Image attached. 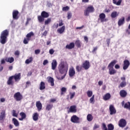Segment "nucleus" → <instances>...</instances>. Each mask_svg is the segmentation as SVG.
<instances>
[{
  "label": "nucleus",
  "mask_w": 130,
  "mask_h": 130,
  "mask_svg": "<svg viewBox=\"0 0 130 130\" xmlns=\"http://www.w3.org/2000/svg\"><path fill=\"white\" fill-rule=\"evenodd\" d=\"M58 70L59 74L63 75V76L61 77V80H63L66 78L67 74H68L69 65L66 62L61 61L58 66Z\"/></svg>",
  "instance_id": "nucleus-1"
},
{
  "label": "nucleus",
  "mask_w": 130,
  "mask_h": 130,
  "mask_svg": "<svg viewBox=\"0 0 130 130\" xmlns=\"http://www.w3.org/2000/svg\"><path fill=\"white\" fill-rule=\"evenodd\" d=\"M8 36H9V31L8 30L6 29L2 32L0 39V42L2 44H6Z\"/></svg>",
  "instance_id": "nucleus-2"
},
{
  "label": "nucleus",
  "mask_w": 130,
  "mask_h": 130,
  "mask_svg": "<svg viewBox=\"0 0 130 130\" xmlns=\"http://www.w3.org/2000/svg\"><path fill=\"white\" fill-rule=\"evenodd\" d=\"M95 10L92 6H88L86 9L84 11V16L87 17L89 16L90 13H93Z\"/></svg>",
  "instance_id": "nucleus-3"
},
{
  "label": "nucleus",
  "mask_w": 130,
  "mask_h": 130,
  "mask_svg": "<svg viewBox=\"0 0 130 130\" xmlns=\"http://www.w3.org/2000/svg\"><path fill=\"white\" fill-rule=\"evenodd\" d=\"M34 35V32L32 31L30 32L29 33L27 34L26 36V39L24 38L23 41L24 44H28L29 41L30 40V38L32 37Z\"/></svg>",
  "instance_id": "nucleus-4"
},
{
  "label": "nucleus",
  "mask_w": 130,
  "mask_h": 130,
  "mask_svg": "<svg viewBox=\"0 0 130 130\" xmlns=\"http://www.w3.org/2000/svg\"><path fill=\"white\" fill-rule=\"evenodd\" d=\"M14 98L16 101H21L23 99V95L20 92H17L14 94Z\"/></svg>",
  "instance_id": "nucleus-5"
},
{
  "label": "nucleus",
  "mask_w": 130,
  "mask_h": 130,
  "mask_svg": "<svg viewBox=\"0 0 130 130\" xmlns=\"http://www.w3.org/2000/svg\"><path fill=\"white\" fill-rule=\"evenodd\" d=\"M71 121L73 123H80V118L74 115L71 117Z\"/></svg>",
  "instance_id": "nucleus-6"
},
{
  "label": "nucleus",
  "mask_w": 130,
  "mask_h": 130,
  "mask_svg": "<svg viewBox=\"0 0 130 130\" xmlns=\"http://www.w3.org/2000/svg\"><path fill=\"white\" fill-rule=\"evenodd\" d=\"M118 125L119 127H125L126 126V121L124 119H121L119 122Z\"/></svg>",
  "instance_id": "nucleus-7"
},
{
  "label": "nucleus",
  "mask_w": 130,
  "mask_h": 130,
  "mask_svg": "<svg viewBox=\"0 0 130 130\" xmlns=\"http://www.w3.org/2000/svg\"><path fill=\"white\" fill-rule=\"evenodd\" d=\"M109 111L110 115H113L116 113V109L113 105H110L109 106Z\"/></svg>",
  "instance_id": "nucleus-8"
},
{
  "label": "nucleus",
  "mask_w": 130,
  "mask_h": 130,
  "mask_svg": "<svg viewBox=\"0 0 130 130\" xmlns=\"http://www.w3.org/2000/svg\"><path fill=\"white\" fill-rule=\"evenodd\" d=\"M90 62L88 60H86L82 64V68L84 69V70H89L90 69Z\"/></svg>",
  "instance_id": "nucleus-9"
},
{
  "label": "nucleus",
  "mask_w": 130,
  "mask_h": 130,
  "mask_svg": "<svg viewBox=\"0 0 130 130\" xmlns=\"http://www.w3.org/2000/svg\"><path fill=\"white\" fill-rule=\"evenodd\" d=\"M106 18V15L104 13H101L99 15V20H100L101 22L102 23H103L104 22H106L107 20L105 19Z\"/></svg>",
  "instance_id": "nucleus-10"
},
{
  "label": "nucleus",
  "mask_w": 130,
  "mask_h": 130,
  "mask_svg": "<svg viewBox=\"0 0 130 130\" xmlns=\"http://www.w3.org/2000/svg\"><path fill=\"white\" fill-rule=\"evenodd\" d=\"M47 80L48 81V83L50 84V86L52 87L54 86V79H53V78L49 76L47 78Z\"/></svg>",
  "instance_id": "nucleus-11"
},
{
  "label": "nucleus",
  "mask_w": 130,
  "mask_h": 130,
  "mask_svg": "<svg viewBox=\"0 0 130 130\" xmlns=\"http://www.w3.org/2000/svg\"><path fill=\"white\" fill-rule=\"evenodd\" d=\"M70 112L72 113H76V112H77V106H71L68 111V113H70Z\"/></svg>",
  "instance_id": "nucleus-12"
},
{
  "label": "nucleus",
  "mask_w": 130,
  "mask_h": 130,
  "mask_svg": "<svg viewBox=\"0 0 130 130\" xmlns=\"http://www.w3.org/2000/svg\"><path fill=\"white\" fill-rule=\"evenodd\" d=\"M13 79H14L15 82L21 80V73L16 74L15 75L11 76Z\"/></svg>",
  "instance_id": "nucleus-13"
},
{
  "label": "nucleus",
  "mask_w": 130,
  "mask_h": 130,
  "mask_svg": "<svg viewBox=\"0 0 130 130\" xmlns=\"http://www.w3.org/2000/svg\"><path fill=\"white\" fill-rule=\"evenodd\" d=\"M129 61L128 60H125L123 61V70H127V69L129 67Z\"/></svg>",
  "instance_id": "nucleus-14"
},
{
  "label": "nucleus",
  "mask_w": 130,
  "mask_h": 130,
  "mask_svg": "<svg viewBox=\"0 0 130 130\" xmlns=\"http://www.w3.org/2000/svg\"><path fill=\"white\" fill-rule=\"evenodd\" d=\"M56 67H57V61H56V60L53 59L51 63L52 70L54 71V70H55V69H56Z\"/></svg>",
  "instance_id": "nucleus-15"
},
{
  "label": "nucleus",
  "mask_w": 130,
  "mask_h": 130,
  "mask_svg": "<svg viewBox=\"0 0 130 130\" xmlns=\"http://www.w3.org/2000/svg\"><path fill=\"white\" fill-rule=\"evenodd\" d=\"M19 15V11L14 10L13 12V18L14 20H18L19 19V16H18Z\"/></svg>",
  "instance_id": "nucleus-16"
},
{
  "label": "nucleus",
  "mask_w": 130,
  "mask_h": 130,
  "mask_svg": "<svg viewBox=\"0 0 130 130\" xmlns=\"http://www.w3.org/2000/svg\"><path fill=\"white\" fill-rule=\"evenodd\" d=\"M76 75V71L73 67H72L69 70V76L70 77H74Z\"/></svg>",
  "instance_id": "nucleus-17"
},
{
  "label": "nucleus",
  "mask_w": 130,
  "mask_h": 130,
  "mask_svg": "<svg viewBox=\"0 0 130 130\" xmlns=\"http://www.w3.org/2000/svg\"><path fill=\"white\" fill-rule=\"evenodd\" d=\"M108 69L109 70V73L110 75H112L116 74L117 71L114 68H108Z\"/></svg>",
  "instance_id": "nucleus-18"
},
{
  "label": "nucleus",
  "mask_w": 130,
  "mask_h": 130,
  "mask_svg": "<svg viewBox=\"0 0 130 130\" xmlns=\"http://www.w3.org/2000/svg\"><path fill=\"white\" fill-rule=\"evenodd\" d=\"M103 98L105 101H107L108 100H109L110 98H111V95L110 94V93H107L104 95Z\"/></svg>",
  "instance_id": "nucleus-19"
},
{
  "label": "nucleus",
  "mask_w": 130,
  "mask_h": 130,
  "mask_svg": "<svg viewBox=\"0 0 130 130\" xmlns=\"http://www.w3.org/2000/svg\"><path fill=\"white\" fill-rule=\"evenodd\" d=\"M119 94L121 97L124 98V97H126V95H127V92H126V91L124 90H121L120 91Z\"/></svg>",
  "instance_id": "nucleus-20"
},
{
  "label": "nucleus",
  "mask_w": 130,
  "mask_h": 130,
  "mask_svg": "<svg viewBox=\"0 0 130 130\" xmlns=\"http://www.w3.org/2000/svg\"><path fill=\"white\" fill-rule=\"evenodd\" d=\"M36 107L37 108L39 111H40L42 109V104L40 103V101H37L36 102Z\"/></svg>",
  "instance_id": "nucleus-21"
},
{
  "label": "nucleus",
  "mask_w": 130,
  "mask_h": 130,
  "mask_svg": "<svg viewBox=\"0 0 130 130\" xmlns=\"http://www.w3.org/2000/svg\"><path fill=\"white\" fill-rule=\"evenodd\" d=\"M6 117V111L3 110L0 114V120H4Z\"/></svg>",
  "instance_id": "nucleus-22"
},
{
  "label": "nucleus",
  "mask_w": 130,
  "mask_h": 130,
  "mask_svg": "<svg viewBox=\"0 0 130 130\" xmlns=\"http://www.w3.org/2000/svg\"><path fill=\"white\" fill-rule=\"evenodd\" d=\"M53 108V105L51 104H47L46 106V110L47 111H50Z\"/></svg>",
  "instance_id": "nucleus-23"
},
{
  "label": "nucleus",
  "mask_w": 130,
  "mask_h": 130,
  "mask_svg": "<svg viewBox=\"0 0 130 130\" xmlns=\"http://www.w3.org/2000/svg\"><path fill=\"white\" fill-rule=\"evenodd\" d=\"M20 115L21 117V118H19V120L23 121L25 118H26V114L23 112L20 113Z\"/></svg>",
  "instance_id": "nucleus-24"
},
{
  "label": "nucleus",
  "mask_w": 130,
  "mask_h": 130,
  "mask_svg": "<svg viewBox=\"0 0 130 130\" xmlns=\"http://www.w3.org/2000/svg\"><path fill=\"white\" fill-rule=\"evenodd\" d=\"M5 60L7 61V62H9L10 63H12L14 62V60L15 59H14V57H6L5 58Z\"/></svg>",
  "instance_id": "nucleus-25"
},
{
  "label": "nucleus",
  "mask_w": 130,
  "mask_h": 130,
  "mask_svg": "<svg viewBox=\"0 0 130 130\" xmlns=\"http://www.w3.org/2000/svg\"><path fill=\"white\" fill-rule=\"evenodd\" d=\"M64 30H66V26H63L57 29V32L58 33H59V34H62V33L64 32Z\"/></svg>",
  "instance_id": "nucleus-26"
},
{
  "label": "nucleus",
  "mask_w": 130,
  "mask_h": 130,
  "mask_svg": "<svg viewBox=\"0 0 130 130\" xmlns=\"http://www.w3.org/2000/svg\"><path fill=\"white\" fill-rule=\"evenodd\" d=\"M41 16H42V17H43V18H48L49 17V14H48V13L45 12V11H43L41 13Z\"/></svg>",
  "instance_id": "nucleus-27"
},
{
  "label": "nucleus",
  "mask_w": 130,
  "mask_h": 130,
  "mask_svg": "<svg viewBox=\"0 0 130 130\" xmlns=\"http://www.w3.org/2000/svg\"><path fill=\"white\" fill-rule=\"evenodd\" d=\"M124 23V17H123L122 18L120 19L118 22V26H121V25H123Z\"/></svg>",
  "instance_id": "nucleus-28"
},
{
  "label": "nucleus",
  "mask_w": 130,
  "mask_h": 130,
  "mask_svg": "<svg viewBox=\"0 0 130 130\" xmlns=\"http://www.w3.org/2000/svg\"><path fill=\"white\" fill-rule=\"evenodd\" d=\"M87 121H89V122H91L92 121V120H93V116L92 115V114H88L87 116Z\"/></svg>",
  "instance_id": "nucleus-29"
},
{
  "label": "nucleus",
  "mask_w": 130,
  "mask_h": 130,
  "mask_svg": "<svg viewBox=\"0 0 130 130\" xmlns=\"http://www.w3.org/2000/svg\"><path fill=\"white\" fill-rule=\"evenodd\" d=\"M75 47V44L74 43H71L69 45L66 46V48L68 49H72Z\"/></svg>",
  "instance_id": "nucleus-30"
},
{
  "label": "nucleus",
  "mask_w": 130,
  "mask_h": 130,
  "mask_svg": "<svg viewBox=\"0 0 130 130\" xmlns=\"http://www.w3.org/2000/svg\"><path fill=\"white\" fill-rule=\"evenodd\" d=\"M12 121H13V123L15 126H19L20 124L19 123V121L17 119L13 118L12 119Z\"/></svg>",
  "instance_id": "nucleus-31"
},
{
  "label": "nucleus",
  "mask_w": 130,
  "mask_h": 130,
  "mask_svg": "<svg viewBox=\"0 0 130 130\" xmlns=\"http://www.w3.org/2000/svg\"><path fill=\"white\" fill-rule=\"evenodd\" d=\"M118 13L116 11H114L112 12L111 14V17L112 18H116V17H118Z\"/></svg>",
  "instance_id": "nucleus-32"
},
{
  "label": "nucleus",
  "mask_w": 130,
  "mask_h": 130,
  "mask_svg": "<svg viewBox=\"0 0 130 130\" xmlns=\"http://www.w3.org/2000/svg\"><path fill=\"white\" fill-rule=\"evenodd\" d=\"M32 119L35 121H37L38 120V113H34L32 115Z\"/></svg>",
  "instance_id": "nucleus-33"
},
{
  "label": "nucleus",
  "mask_w": 130,
  "mask_h": 130,
  "mask_svg": "<svg viewBox=\"0 0 130 130\" xmlns=\"http://www.w3.org/2000/svg\"><path fill=\"white\" fill-rule=\"evenodd\" d=\"M116 63V60H114L111 61L109 64L108 66V68H113L114 67V64Z\"/></svg>",
  "instance_id": "nucleus-34"
},
{
  "label": "nucleus",
  "mask_w": 130,
  "mask_h": 130,
  "mask_svg": "<svg viewBox=\"0 0 130 130\" xmlns=\"http://www.w3.org/2000/svg\"><path fill=\"white\" fill-rule=\"evenodd\" d=\"M38 20L39 23H43L44 22V18L42 16H38Z\"/></svg>",
  "instance_id": "nucleus-35"
},
{
  "label": "nucleus",
  "mask_w": 130,
  "mask_h": 130,
  "mask_svg": "<svg viewBox=\"0 0 130 130\" xmlns=\"http://www.w3.org/2000/svg\"><path fill=\"white\" fill-rule=\"evenodd\" d=\"M33 61V57H30L29 58L25 60V63L26 64H29V63H31Z\"/></svg>",
  "instance_id": "nucleus-36"
},
{
  "label": "nucleus",
  "mask_w": 130,
  "mask_h": 130,
  "mask_svg": "<svg viewBox=\"0 0 130 130\" xmlns=\"http://www.w3.org/2000/svg\"><path fill=\"white\" fill-rule=\"evenodd\" d=\"M44 89H45V83L41 82L40 86V90H44Z\"/></svg>",
  "instance_id": "nucleus-37"
},
{
  "label": "nucleus",
  "mask_w": 130,
  "mask_h": 130,
  "mask_svg": "<svg viewBox=\"0 0 130 130\" xmlns=\"http://www.w3.org/2000/svg\"><path fill=\"white\" fill-rule=\"evenodd\" d=\"M124 108H125L126 109H128V110H130V102L126 103L124 105Z\"/></svg>",
  "instance_id": "nucleus-38"
},
{
  "label": "nucleus",
  "mask_w": 130,
  "mask_h": 130,
  "mask_svg": "<svg viewBox=\"0 0 130 130\" xmlns=\"http://www.w3.org/2000/svg\"><path fill=\"white\" fill-rule=\"evenodd\" d=\"M87 96L89 97V98L92 97L93 95V91L91 90H88L86 92Z\"/></svg>",
  "instance_id": "nucleus-39"
},
{
  "label": "nucleus",
  "mask_w": 130,
  "mask_h": 130,
  "mask_svg": "<svg viewBox=\"0 0 130 130\" xmlns=\"http://www.w3.org/2000/svg\"><path fill=\"white\" fill-rule=\"evenodd\" d=\"M8 85H12L13 84V77L11 76L9 77L8 81H7Z\"/></svg>",
  "instance_id": "nucleus-40"
},
{
  "label": "nucleus",
  "mask_w": 130,
  "mask_h": 130,
  "mask_svg": "<svg viewBox=\"0 0 130 130\" xmlns=\"http://www.w3.org/2000/svg\"><path fill=\"white\" fill-rule=\"evenodd\" d=\"M114 129V125L110 123L108 125V130H113Z\"/></svg>",
  "instance_id": "nucleus-41"
},
{
  "label": "nucleus",
  "mask_w": 130,
  "mask_h": 130,
  "mask_svg": "<svg viewBox=\"0 0 130 130\" xmlns=\"http://www.w3.org/2000/svg\"><path fill=\"white\" fill-rule=\"evenodd\" d=\"M67 92V88L66 87H62L61 88V95H63L64 93H66Z\"/></svg>",
  "instance_id": "nucleus-42"
},
{
  "label": "nucleus",
  "mask_w": 130,
  "mask_h": 130,
  "mask_svg": "<svg viewBox=\"0 0 130 130\" xmlns=\"http://www.w3.org/2000/svg\"><path fill=\"white\" fill-rule=\"evenodd\" d=\"M95 98V95H93L91 98L89 99V102L91 104H94V100Z\"/></svg>",
  "instance_id": "nucleus-43"
},
{
  "label": "nucleus",
  "mask_w": 130,
  "mask_h": 130,
  "mask_svg": "<svg viewBox=\"0 0 130 130\" xmlns=\"http://www.w3.org/2000/svg\"><path fill=\"white\" fill-rule=\"evenodd\" d=\"M82 69H83L82 66H76V71L78 72H81L82 71Z\"/></svg>",
  "instance_id": "nucleus-44"
},
{
  "label": "nucleus",
  "mask_w": 130,
  "mask_h": 130,
  "mask_svg": "<svg viewBox=\"0 0 130 130\" xmlns=\"http://www.w3.org/2000/svg\"><path fill=\"white\" fill-rule=\"evenodd\" d=\"M121 2L122 0H119L117 2H116V1H115V2H113V3L114 4V5H116V6H120V5H121Z\"/></svg>",
  "instance_id": "nucleus-45"
},
{
  "label": "nucleus",
  "mask_w": 130,
  "mask_h": 130,
  "mask_svg": "<svg viewBox=\"0 0 130 130\" xmlns=\"http://www.w3.org/2000/svg\"><path fill=\"white\" fill-rule=\"evenodd\" d=\"M51 22V18H48L45 21V25H48Z\"/></svg>",
  "instance_id": "nucleus-46"
},
{
  "label": "nucleus",
  "mask_w": 130,
  "mask_h": 130,
  "mask_svg": "<svg viewBox=\"0 0 130 130\" xmlns=\"http://www.w3.org/2000/svg\"><path fill=\"white\" fill-rule=\"evenodd\" d=\"M62 10L63 12H67V11H69V10H70V7L69 6L64 7L62 8Z\"/></svg>",
  "instance_id": "nucleus-47"
},
{
  "label": "nucleus",
  "mask_w": 130,
  "mask_h": 130,
  "mask_svg": "<svg viewBox=\"0 0 130 130\" xmlns=\"http://www.w3.org/2000/svg\"><path fill=\"white\" fill-rule=\"evenodd\" d=\"M120 86V87H121V88H123V87H125V86H126V82H125V81H123L121 82Z\"/></svg>",
  "instance_id": "nucleus-48"
},
{
  "label": "nucleus",
  "mask_w": 130,
  "mask_h": 130,
  "mask_svg": "<svg viewBox=\"0 0 130 130\" xmlns=\"http://www.w3.org/2000/svg\"><path fill=\"white\" fill-rule=\"evenodd\" d=\"M12 116L14 117H18V114L16 113V111L14 110L12 111Z\"/></svg>",
  "instance_id": "nucleus-49"
},
{
  "label": "nucleus",
  "mask_w": 130,
  "mask_h": 130,
  "mask_svg": "<svg viewBox=\"0 0 130 130\" xmlns=\"http://www.w3.org/2000/svg\"><path fill=\"white\" fill-rule=\"evenodd\" d=\"M99 127H100V125H99L98 124L95 123L93 126V130L97 129V128H99Z\"/></svg>",
  "instance_id": "nucleus-50"
},
{
  "label": "nucleus",
  "mask_w": 130,
  "mask_h": 130,
  "mask_svg": "<svg viewBox=\"0 0 130 130\" xmlns=\"http://www.w3.org/2000/svg\"><path fill=\"white\" fill-rule=\"evenodd\" d=\"M72 16H73V15L72 14V13H71L70 12H68V16H67L68 20H70V19H71V18H72Z\"/></svg>",
  "instance_id": "nucleus-51"
},
{
  "label": "nucleus",
  "mask_w": 130,
  "mask_h": 130,
  "mask_svg": "<svg viewBox=\"0 0 130 130\" xmlns=\"http://www.w3.org/2000/svg\"><path fill=\"white\" fill-rule=\"evenodd\" d=\"M70 99H73L74 98V97H75V95H76V93L75 92H70Z\"/></svg>",
  "instance_id": "nucleus-52"
},
{
  "label": "nucleus",
  "mask_w": 130,
  "mask_h": 130,
  "mask_svg": "<svg viewBox=\"0 0 130 130\" xmlns=\"http://www.w3.org/2000/svg\"><path fill=\"white\" fill-rule=\"evenodd\" d=\"M75 44H76L78 47H80L81 46V42L80 40H77L76 41Z\"/></svg>",
  "instance_id": "nucleus-53"
},
{
  "label": "nucleus",
  "mask_w": 130,
  "mask_h": 130,
  "mask_svg": "<svg viewBox=\"0 0 130 130\" xmlns=\"http://www.w3.org/2000/svg\"><path fill=\"white\" fill-rule=\"evenodd\" d=\"M56 101V99H51L49 101V102L51 103H54Z\"/></svg>",
  "instance_id": "nucleus-54"
},
{
  "label": "nucleus",
  "mask_w": 130,
  "mask_h": 130,
  "mask_svg": "<svg viewBox=\"0 0 130 130\" xmlns=\"http://www.w3.org/2000/svg\"><path fill=\"white\" fill-rule=\"evenodd\" d=\"M49 52L50 54H53V53H54V50L51 49L49 50Z\"/></svg>",
  "instance_id": "nucleus-55"
},
{
  "label": "nucleus",
  "mask_w": 130,
  "mask_h": 130,
  "mask_svg": "<svg viewBox=\"0 0 130 130\" xmlns=\"http://www.w3.org/2000/svg\"><path fill=\"white\" fill-rule=\"evenodd\" d=\"M35 54H39L40 53V50L39 49L35 50Z\"/></svg>",
  "instance_id": "nucleus-56"
},
{
  "label": "nucleus",
  "mask_w": 130,
  "mask_h": 130,
  "mask_svg": "<svg viewBox=\"0 0 130 130\" xmlns=\"http://www.w3.org/2000/svg\"><path fill=\"white\" fill-rule=\"evenodd\" d=\"M6 63V58L1 59V64H4Z\"/></svg>",
  "instance_id": "nucleus-57"
},
{
  "label": "nucleus",
  "mask_w": 130,
  "mask_h": 130,
  "mask_svg": "<svg viewBox=\"0 0 130 130\" xmlns=\"http://www.w3.org/2000/svg\"><path fill=\"white\" fill-rule=\"evenodd\" d=\"M47 63H48V60H44V62H43V64L44 66H46V64H47Z\"/></svg>",
  "instance_id": "nucleus-58"
},
{
  "label": "nucleus",
  "mask_w": 130,
  "mask_h": 130,
  "mask_svg": "<svg viewBox=\"0 0 130 130\" xmlns=\"http://www.w3.org/2000/svg\"><path fill=\"white\" fill-rule=\"evenodd\" d=\"M30 21H31V18H27V21L25 23V25H27L28 24H29V22H30Z\"/></svg>",
  "instance_id": "nucleus-59"
},
{
  "label": "nucleus",
  "mask_w": 130,
  "mask_h": 130,
  "mask_svg": "<svg viewBox=\"0 0 130 130\" xmlns=\"http://www.w3.org/2000/svg\"><path fill=\"white\" fill-rule=\"evenodd\" d=\"M107 128L106 126V124L105 123H102V128Z\"/></svg>",
  "instance_id": "nucleus-60"
},
{
  "label": "nucleus",
  "mask_w": 130,
  "mask_h": 130,
  "mask_svg": "<svg viewBox=\"0 0 130 130\" xmlns=\"http://www.w3.org/2000/svg\"><path fill=\"white\" fill-rule=\"evenodd\" d=\"M107 43L108 44V46H109V44H110V39L107 40Z\"/></svg>",
  "instance_id": "nucleus-61"
},
{
  "label": "nucleus",
  "mask_w": 130,
  "mask_h": 130,
  "mask_svg": "<svg viewBox=\"0 0 130 130\" xmlns=\"http://www.w3.org/2000/svg\"><path fill=\"white\" fill-rule=\"evenodd\" d=\"M14 54L15 55H19L20 54V52L19 51H16Z\"/></svg>",
  "instance_id": "nucleus-62"
},
{
  "label": "nucleus",
  "mask_w": 130,
  "mask_h": 130,
  "mask_svg": "<svg viewBox=\"0 0 130 130\" xmlns=\"http://www.w3.org/2000/svg\"><path fill=\"white\" fill-rule=\"evenodd\" d=\"M98 84H99V86H102V85L103 84V81H99Z\"/></svg>",
  "instance_id": "nucleus-63"
},
{
  "label": "nucleus",
  "mask_w": 130,
  "mask_h": 130,
  "mask_svg": "<svg viewBox=\"0 0 130 130\" xmlns=\"http://www.w3.org/2000/svg\"><path fill=\"white\" fill-rule=\"evenodd\" d=\"M120 68V67L118 64H116L115 66V68L117 70H118V69H119Z\"/></svg>",
  "instance_id": "nucleus-64"
}]
</instances>
